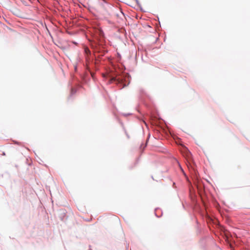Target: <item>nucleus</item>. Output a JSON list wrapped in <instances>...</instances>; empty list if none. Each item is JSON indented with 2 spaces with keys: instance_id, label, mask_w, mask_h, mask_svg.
Returning a JSON list of instances; mask_svg holds the SVG:
<instances>
[{
  "instance_id": "1",
  "label": "nucleus",
  "mask_w": 250,
  "mask_h": 250,
  "mask_svg": "<svg viewBox=\"0 0 250 250\" xmlns=\"http://www.w3.org/2000/svg\"><path fill=\"white\" fill-rule=\"evenodd\" d=\"M110 83L113 82H116L118 84H122L123 83V80L120 78L116 79L115 77H110Z\"/></svg>"
},
{
  "instance_id": "2",
  "label": "nucleus",
  "mask_w": 250,
  "mask_h": 250,
  "mask_svg": "<svg viewBox=\"0 0 250 250\" xmlns=\"http://www.w3.org/2000/svg\"><path fill=\"white\" fill-rule=\"evenodd\" d=\"M125 86H126V85H125V84H124V85H123L121 87V88L122 89V88H124V87H125Z\"/></svg>"
}]
</instances>
